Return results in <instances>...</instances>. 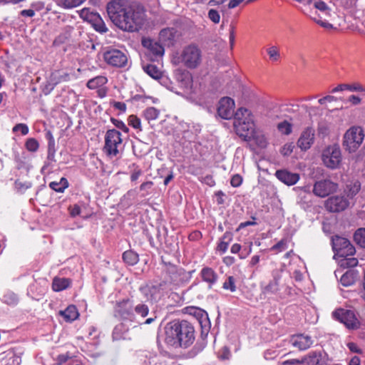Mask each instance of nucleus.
Listing matches in <instances>:
<instances>
[{
    "instance_id": "24",
    "label": "nucleus",
    "mask_w": 365,
    "mask_h": 365,
    "mask_svg": "<svg viewBox=\"0 0 365 365\" xmlns=\"http://www.w3.org/2000/svg\"><path fill=\"white\" fill-rule=\"evenodd\" d=\"M59 314L67 322H71L76 320L79 316L78 309L75 305H69L65 310L60 311Z\"/></svg>"
},
{
    "instance_id": "21",
    "label": "nucleus",
    "mask_w": 365,
    "mask_h": 365,
    "mask_svg": "<svg viewBox=\"0 0 365 365\" xmlns=\"http://www.w3.org/2000/svg\"><path fill=\"white\" fill-rule=\"evenodd\" d=\"M186 310L187 313L195 317L197 319L203 329L208 331L210 329V321L207 313L205 311L195 307H187Z\"/></svg>"
},
{
    "instance_id": "55",
    "label": "nucleus",
    "mask_w": 365,
    "mask_h": 365,
    "mask_svg": "<svg viewBox=\"0 0 365 365\" xmlns=\"http://www.w3.org/2000/svg\"><path fill=\"white\" fill-rule=\"evenodd\" d=\"M252 242H250L248 244L247 247H244L242 252L239 254L240 259H245L252 252Z\"/></svg>"
},
{
    "instance_id": "42",
    "label": "nucleus",
    "mask_w": 365,
    "mask_h": 365,
    "mask_svg": "<svg viewBox=\"0 0 365 365\" xmlns=\"http://www.w3.org/2000/svg\"><path fill=\"white\" fill-rule=\"evenodd\" d=\"M128 125L134 129L142 130L140 119L135 115H130L128 118Z\"/></svg>"
},
{
    "instance_id": "7",
    "label": "nucleus",
    "mask_w": 365,
    "mask_h": 365,
    "mask_svg": "<svg viewBox=\"0 0 365 365\" xmlns=\"http://www.w3.org/2000/svg\"><path fill=\"white\" fill-rule=\"evenodd\" d=\"M164 271L167 275V279L172 283L180 284L189 281L191 277L190 272H187L183 268L177 267L170 263H164Z\"/></svg>"
},
{
    "instance_id": "34",
    "label": "nucleus",
    "mask_w": 365,
    "mask_h": 365,
    "mask_svg": "<svg viewBox=\"0 0 365 365\" xmlns=\"http://www.w3.org/2000/svg\"><path fill=\"white\" fill-rule=\"evenodd\" d=\"M49 187L56 192H63L68 187V182L66 178H61L59 182H51Z\"/></svg>"
},
{
    "instance_id": "22",
    "label": "nucleus",
    "mask_w": 365,
    "mask_h": 365,
    "mask_svg": "<svg viewBox=\"0 0 365 365\" xmlns=\"http://www.w3.org/2000/svg\"><path fill=\"white\" fill-rule=\"evenodd\" d=\"M277 178L287 185H293L299 180V175L287 170H279L275 173Z\"/></svg>"
},
{
    "instance_id": "60",
    "label": "nucleus",
    "mask_w": 365,
    "mask_h": 365,
    "mask_svg": "<svg viewBox=\"0 0 365 365\" xmlns=\"http://www.w3.org/2000/svg\"><path fill=\"white\" fill-rule=\"evenodd\" d=\"M345 258H346L344 259L345 262H344V263L342 264L343 265L345 264L347 267H354L358 263L357 259H356L354 257H349V258L345 257Z\"/></svg>"
},
{
    "instance_id": "46",
    "label": "nucleus",
    "mask_w": 365,
    "mask_h": 365,
    "mask_svg": "<svg viewBox=\"0 0 365 365\" xmlns=\"http://www.w3.org/2000/svg\"><path fill=\"white\" fill-rule=\"evenodd\" d=\"M26 148L31 152H36L39 147L38 142L33 138L27 139L25 143Z\"/></svg>"
},
{
    "instance_id": "17",
    "label": "nucleus",
    "mask_w": 365,
    "mask_h": 365,
    "mask_svg": "<svg viewBox=\"0 0 365 365\" xmlns=\"http://www.w3.org/2000/svg\"><path fill=\"white\" fill-rule=\"evenodd\" d=\"M315 140V130L312 127H307L300 134L297 142L298 148L302 151H307L314 144Z\"/></svg>"
},
{
    "instance_id": "57",
    "label": "nucleus",
    "mask_w": 365,
    "mask_h": 365,
    "mask_svg": "<svg viewBox=\"0 0 365 365\" xmlns=\"http://www.w3.org/2000/svg\"><path fill=\"white\" fill-rule=\"evenodd\" d=\"M112 106L115 109L120 110L121 113L126 111L127 106L123 102L113 101Z\"/></svg>"
},
{
    "instance_id": "49",
    "label": "nucleus",
    "mask_w": 365,
    "mask_h": 365,
    "mask_svg": "<svg viewBox=\"0 0 365 365\" xmlns=\"http://www.w3.org/2000/svg\"><path fill=\"white\" fill-rule=\"evenodd\" d=\"M110 120L116 128L120 129L124 133H128L129 132V128L122 120L113 118H112Z\"/></svg>"
},
{
    "instance_id": "14",
    "label": "nucleus",
    "mask_w": 365,
    "mask_h": 365,
    "mask_svg": "<svg viewBox=\"0 0 365 365\" xmlns=\"http://www.w3.org/2000/svg\"><path fill=\"white\" fill-rule=\"evenodd\" d=\"M347 197L334 195L327 198L324 202V207L329 212H339L345 210L349 206Z\"/></svg>"
},
{
    "instance_id": "3",
    "label": "nucleus",
    "mask_w": 365,
    "mask_h": 365,
    "mask_svg": "<svg viewBox=\"0 0 365 365\" xmlns=\"http://www.w3.org/2000/svg\"><path fill=\"white\" fill-rule=\"evenodd\" d=\"M234 128L236 133L245 141H250L255 135L254 118L250 110L239 108L234 115Z\"/></svg>"
},
{
    "instance_id": "43",
    "label": "nucleus",
    "mask_w": 365,
    "mask_h": 365,
    "mask_svg": "<svg viewBox=\"0 0 365 365\" xmlns=\"http://www.w3.org/2000/svg\"><path fill=\"white\" fill-rule=\"evenodd\" d=\"M65 9H73L81 5L86 0H60Z\"/></svg>"
},
{
    "instance_id": "50",
    "label": "nucleus",
    "mask_w": 365,
    "mask_h": 365,
    "mask_svg": "<svg viewBox=\"0 0 365 365\" xmlns=\"http://www.w3.org/2000/svg\"><path fill=\"white\" fill-rule=\"evenodd\" d=\"M160 36L161 38H163V39L167 38V39L170 40V39L173 38L174 36L173 29H170V28L162 29L160 32Z\"/></svg>"
},
{
    "instance_id": "53",
    "label": "nucleus",
    "mask_w": 365,
    "mask_h": 365,
    "mask_svg": "<svg viewBox=\"0 0 365 365\" xmlns=\"http://www.w3.org/2000/svg\"><path fill=\"white\" fill-rule=\"evenodd\" d=\"M208 17L215 24H218L220 22V14L217 11H216L215 9H210L208 11Z\"/></svg>"
},
{
    "instance_id": "4",
    "label": "nucleus",
    "mask_w": 365,
    "mask_h": 365,
    "mask_svg": "<svg viewBox=\"0 0 365 365\" xmlns=\"http://www.w3.org/2000/svg\"><path fill=\"white\" fill-rule=\"evenodd\" d=\"M202 62V51L195 43H190L182 48L179 55L173 58V63L181 65L188 69L197 68Z\"/></svg>"
},
{
    "instance_id": "30",
    "label": "nucleus",
    "mask_w": 365,
    "mask_h": 365,
    "mask_svg": "<svg viewBox=\"0 0 365 365\" xmlns=\"http://www.w3.org/2000/svg\"><path fill=\"white\" fill-rule=\"evenodd\" d=\"M143 46L148 47L150 49L153 53L156 56H161L163 53L164 49L163 48L157 43L156 42H153L150 39L143 40L142 42Z\"/></svg>"
},
{
    "instance_id": "38",
    "label": "nucleus",
    "mask_w": 365,
    "mask_h": 365,
    "mask_svg": "<svg viewBox=\"0 0 365 365\" xmlns=\"http://www.w3.org/2000/svg\"><path fill=\"white\" fill-rule=\"evenodd\" d=\"M279 291V279L274 277L269 283L264 288L266 294H276Z\"/></svg>"
},
{
    "instance_id": "16",
    "label": "nucleus",
    "mask_w": 365,
    "mask_h": 365,
    "mask_svg": "<svg viewBox=\"0 0 365 365\" xmlns=\"http://www.w3.org/2000/svg\"><path fill=\"white\" fill-rule=\"evenodd\" d=\"M164 284L159 283L151 286H141L139 288L140 293L146 298L147 301L157 302L164 294Z\"/></svg>"
},
{
    "instance_id": "63",
    "label": "nucleus",
    "mask_w": 365,
    "mask_h": 365,
    "mask_svg": "<svg viewBox=\"0 0 365 365\" xmlns=\"http://www.w3.org/2000/svg\"><path fill=\"white\" fill-rule=\"evenodd\" d=\"M81 213V207L78 205H74L70 208V214L72 217H76Z\"/></svg>"
},
{
    "instance_id": "20",
    "label": "nucleus",
    "mask_w": 365,
    "mask_h": 365,
    "mask_svg": "<svg viewBox=\"0 0 365 365\" xmlns=\"http://www.w3.org/2000/svg\"><path fill=\"white\" fill-rule=\"evenodd\" d=\"M327 355L321 351H314L302 357L305 365H327Z\"/></svg>"
},
{
    "instance_id": "44",
    "label": "nucleus",
    "mask_w": 365,
    "mask_h": 365,
    "mask_svg": "<svg viewBox=\"0 0 365 365\" xmlns=\"http://www.w3.org/2000/svg\"><path fill=\"white\" fill-rule=\"evenodd\" d=\"M222 288L226 290H230L231 292L236 291L235 279L234 277L229 276L222 284Z\"/></svg>"
},
{
    "instance_id": "13",
    "label": "nucleus",
    "mask_w": 365,
    "mask_h": 365,
    "mask_svg": "<svg viewBox=\"0 0 365 365\" xmlns=\"http://www.w3.org/2000/svg\"><path fill=\"white\" fill-rule=\"evenodd\" d=\"M339 188L337 183L330 180L324 179L317 181L313 186V193L319 197H325L336 192Z\"/></svg>"
},
{
    "instance_id": "11",
    "label": "nucleus",
    "mask_w": 365,
    "mask_h": 365,
    "mask_svg": "<svg viewBox=\"0 0 365 365\" xmlns=\"http://www.w3.org/2000/svg\"><path fill=\"white\" fill-rule=\"evenodd\" d=\"M103 59L108 65L123 68L128 62V57L124 52L115 48H110L103 53Z\"/></svg>"
},
{
    "instance_id": "39",
    "label": "nucleus",
    "mask_w": 365,
    "mask_h": 365,
    "mask_svg": "<svg viewBox=\"0 0 365 365\" xmlns=\"http://www.w3.org/2000/svg\"><path fill=\"white\" fill-rule=\"evenodd\" d=\"M354 239L357 245L365 248V228L358 229L354 233Z\"/></svg>"
},
{
    "instance_id": "18",
    "label": "nucleus",
    "mask_w": 365,
    "mask_h": 365,
    "mask_svg": "<svg viewBox=\"0 0 365 365\" xmlns=\"http://www.w3.org/2000/svg\"><path fill=\"white\" fill-rule=\"evenodd\" d=\"M235 102L229 97L220 99L217 107V114L223 119H230L235 115Z\"/></svg>"
},
{
    "instance_id": "31",
    "label": "nucleus",
    "mask_w": 365,
    "mask_h": 365,
    "mask_svg": "<svg viewBox=\"0 0 365 365\" xmlns=\"http://www.w3.org/2000/svg\"><path fill=\"white\" fill-rule=\"evenodd\" d=\"M69 78L70 77L68 73L61 72L59 71H56L51 75V81L54 85H56L61 82L68 81Z\"/></svg>"
},
{
    "instance_id": "51",
    "label": "nucleus",
    "mask_w": 365,
    "mask_h": 365,
    "mask_svg": "<svg viewBox=\"0 0 365 365\" xmlns=\"http://www.w3.org/2000/svg\"><path fill=\"white\" fill-rule=\"evenodd\" d=\"M294 148V145L293 143H286L282 148L280 153L284 156H288L292 153Z\"/></svg>"
},
{
    "instance_id": "1",
    "label": "nucleus",
    "mask_w": 365,
    "mask_h": 365,
    "mask_svg": "<svg viewBox=\"0 0 365 365\" xmlns=\"http://www.w3.org/2000/svg\"><path fill=\"white\" fill-rule=\"evenodd\" d=\"M106 9L111 21L123 31H138L145 21L143 8L127 0H112Z\"/></svg>"
},
{
    "instance_id": "10",
    "label": "nucleus",
    "mask_w": 365,
    "mask_h": 365,
    "mask_svg": "<svg viewBox=\"0 0 365 365\" xmlns=\"http://www.w3.org/2000/svg\"><path fill=\"white\" fill-rule=\"evenodd\" d=\"M332 316L349 329H356L359 327V321L351 310L338 309L332 313Z\"/></svg>"
},
{
    "instance_id": "33",
    "label": "nucleus",
    "mask_w": 365,
    "mask_h": 365,
    "mask_svg": "<svg viewBox=\"0 0 365 365\" xmlns=\"http://www.w3.org/2000/svg\"><path fill=\"white\" fill-rule=\"evenodd\" d=\"M123 259L129 265H135L138 263L139 258L136 252L132 250H128L123 252Z\"/></svg>"
},
{
    "instance_id": "40",
    "label": "nucleus",
    "mask_w": 365,
    "mask_h": 365,
    "mask_svg": "<svg viewBox=\"0 0 365 365\" xmlns=\"http://www.w3.org/2000/svg\"><path fill=\"white\" fill-rule=\"evenodd\" d=\"M129 168L130 170V180L132 182L136 181L143 174L141 168L135 163L130 165Z\"/></svg>"
},
{
    "instance_id": "48",
    "label": "nucleus",
    "mask_w": 365,
    "mask_h": 365,
    "mask_svg": "<svg viewBox=\"0 0 365 365\" xmlns=\"http://www.w3.org/2000/svg\"><path fill=\"white\" fill-rule=\"evenodd\" d=\"M95 20L97 21L94 24V28L96 31H100L101 33L106 32L107 31V28L106 24L102 21L100 16L98 15H94Z\"/></svg>"
},
{
    "instance_id": "56",
    "label": "nucleus",
    "mask_w": 365,
    "mask_h": 365,
    "mask_svg": "<svg viewBox=\"0 0 365 365\" xmlns=\"http://www.w3.org/2000/svg\"><path fill=\"white\" fill-rule=\"evenodd\" d=\"M29 8L34 10V12L36 14V12L40 11L44 8V4L40 1H34L31 4Z\"/></svg>"
},
{
    "instance_id": "2",
    "label": "nucleus",
    "mask_w": 365,
    "mask_h": 365,
    "mask_svg": "<svg viewBox=\"0 0 365 365\" xmlns=\"http://www.w3.org/2000/svg\"><path fill=\"white\" fill-rule=\"evenodd\" d=\"M165 342L173 347L187 348L195 341V329L186 320H173L165 328Z\"/></svg>"
},
{
    "instance_id": "37",
    "label": "nucleus",
    "mask_w": 365,
    "mask_h": 365,
    "mask_svg": "<svg viewBox=\"0 0 365 365\" xmlns=\"http://www.w3.org/2000/svg\"><path fill=\"white\" fill-rule=\"evenodd\" d=\"M160 115V111L154 107H148L143 111V117L148 121L156 120Z\"/></svg>"
},
{
    "instance_id": "25",
    "label": "nucleus",
    "mask_w": 365,
    "mask_h": 365,
    "mask_svg": "<svg viewBox=\"0 0 365 365\" xmlns=\"http://www.w3.org/2000/svg\"><path fill=\"white\" fill-rule=\"evenodd\" d=\"M233 235L231 232L227 231L220 237L217 246V250L224 254L227 252L228 246L232 240Z\"/></svg>"
},
{
    "instance_id": "54",
    "label": "nucleus",
    "mask_w": 365,
    "mask_h": 365,
    "mask_svg": "<svg viewBox=\"0 0 365 365\" xmlns=\"http://www.w3.org/2000/svg\"><path fill=\"white\" fill-rule=\"evenodd\" d=\"M242 182V178L241 175L236 174L234 175L230 180V184L234 187H237L241 185Z\"/></svg>"
},
{
    "instance_id": "45",
    "label": "nucleus",
    "mask_w": 365,
    "mask_h": 365,
    "mask_svg": "<svg viewBox=\"0 0 365 365\" xmlns=\"http://www.w3.org/2000/svg\"><path fill=\"white\" fill-rule=\"evenodd\" d=\"M277 129L282 134L289 135L292 133V125L287 120H284L278 123Z\"/></svg>"
},
{
    "instance_id": "5",
    "label": "nucleus",
    "mask_w": 365,
    "mask_h": 365,
    "mask_svg": "<svg viewBox=\"0 0 365 365\" xmlns=\"http://www.w3.org/2000/svg\"><path fill=\"white\" fill-rule=\"evenodd\" d=\"M123 139L120 131L115 129H109L105 135V145L103 150L109 157H115L120 153Z\"/></svg>"
},
{
    "instance_id": "41",
    "label": "nucleus",
    "mask_w": 365,
    "mask_h": 365,
    "mask_svg": "<svg viewBox=\"0 0 365 365\" xmlns=\"http://www.w3.org/2000/svg\"><path fill=\"white\" fill-rule=\"evenodd\" d=\"M354 282V274L351 272H346L340 279L341 284L344 287L352 284Z\"/></svg>"
},
{
    "instance_id": "27",
    "label": "nucleus",
    "mask_w": 365,
    "mask_h": 365,
    "mask_svg": "<svg viewBox=\"0 0 365 365\" xmlns=\"http://www.w3.org/2000/svg\"><path fill=\"white\" fill-rule=\"evenodd\" d=\"M345 90H348L349 91H359V92H365V88L360 83H354V84H339L336 87L332 89V93H336L339 91H343Z\"/></svg>"
},
{
    "instance_id": "64",
    "label": "nucleus",
    "mask_w": 365,
    "mask_h": 365,
    "mask_svg": "<svg viewBox=\"0 0 365 365\" xmlns=\"http://www.w3.org/2000/svg\"><path fill=\"white\" fill-rule=\"evenodd\" d=\"M153 185V182L152 181H147L140 185V190L141 191H148L152 187Z\"/></svg>"
},
{
    "instance_id": "6",
    "label": "nucleus",
    "mask_w": 365,
    "mask_h": 365,
    "mask_svg": "<svg viewBox=\"0 0 365 365\" xmlns=\"http://www.w3.org/2000/svg\"><path fill=\"white\" fill-rule=\"evenodd\" d=\"M364 138V133L362 128L353 126L344 134V145L349 151L354 152L362 143Z\"/></svg>"
},
{
    "instance_id": "35",
    "label": "nucleus",
    "mask_w": 365,
    "mask_h": 365,
    "mask_svg": "<svg viewBox=\"0 0 365 365\" xmlns=\"http://www.w3.org/2000/svg\"><path fill=\"white\" fill-rule=\"evenodd\" d=\"M267 53L269 56V59L272 62L279 61L281 56L279 48L277 46H269L266 49Z\"/></svg>"
},
{
    "instance_id": "28",
    "label": "nucleus",
    "mask_w": 365,
    "mask_h": 365,
    "mask_svg": "<svg viewBox=\"0 0 365 365\" xmlns=\"http://www.w3.org/2000/svg\"><path fill=\"white\" fill-rule=\"evenodd\" d=\"M360 188L361 185L359 181H351L346 184L344 192L347 198H353L359 192Z\"/></svg>"
},
{
    "instance_id": "58",
    "label": "nucleus",
    "mask_w": 365,
    "mask_h": 365,
    "mask_svg": "<svg viewBox=\"0 0 365 365\" xmlns=\"http://www.w3.org/2000/svg\"><path fill=\"white\" fill-rule=\"evenodd\" d=\"M336 101V98L335 96L328 95V96H326L319 99L318 102L321 105H324L327 102L331 103V102Z\"/></svg>"
},
{
    "instance_id": "29",
    "label": "nucleus",
    "mask_w": 365,
    "mask_h": 365,
    "mask_svg": "<svg viewBox=\"0 0 365 365\" xmlns=\"http://www.w3.org/2000/svg\"><path fill=\"white\" fill-rule=\"evenodd\" d=\"M143 71L154 79H160L163 77V72L155 65L148 63L143 66Z\"/></svg>"
},
{
    "instance_id": "19",
    "label": "nucleus",
    "mask_w": 365,
    "mask_h": 365,
    "mask_svg": "<svg viewBox=\"0 0 365 365\" xmlns=\"http://www.w3.org/2000/svg\"><path fill=\"white\" fill-rule=\"evenodd\" d=\"M289 343L298 350L305 351L312 346L314 340L310 336L299 334L292 335L289 339Z\"/></svg>"
},
{
    "instance_id": "9",
    "label": "nucleus",
    "mask_w": 365,
    "mask_h": 365,
    "mask_svg": "<svg viewBox=\"0 0 365 365\" xmlns=\"http://www.w3.org/2000/svg\"><path fill=\"white\" fill-rule=\"evenodd\" d=\"M314 7L319 11L321 14H317V11H311L309 14L310 18L314 21L317 24L325 29H331L333 26L325 19L324 17L330 16V9L328 6L322 1H316L313 2Z\"/></svg>"
},
{
    "instance_id": "36",
    "label": "nucleus",
    "mask_w": 365,
    "mask_h": 365,
    "mask_svg": "<svg viewBox=\"0 0 365 365\" xmlns=\"http://www.w3.org/2000/svg\"><path fill=\"white\" fill-rule=\"evenodd\" d=\"M134 314L140 316L141 318H145L149 314V307L143 303H138L134 307H133Z\"/></svg>"
},
{
    "instance_id": "23",
    "label": "nucleus",
    "mask_w": 365,
    "mask_h": 365,
    "mask_svg": "<svg viewBox=\"0 0 365 365\" xmlns=\"http://www.w3.org/2000/svg\"><path fill=\"white\" fill-rule=\"evenodd\" d=\"M202 280L208 284L210 289L217 283L218 280V274L211 267H203L200 273Z\"/></svg>"
},
{
    "instance_id": "47",
    "label": "nucleus",
    "mask_w": 365,
    "mask_h": 365,
    "mask_svg": "<svg viewBox=\"0 0 365 365\" xmlns=\"http://www.w3.org/2000/svg\"><path fill=\"white\" fill-rule=\"evenodd\" d=\"M287 242H288L287 239H286V238L282 239L279 242H277L276 245H273L271 247V250L277 251V252H282L287 249Z\"/></svg>"
},
{
    "instance_id": "8",
    "label": "nucleus",
    "mask_w": 365,
    "mask_h": 365,
    "mask_svg": "<svg viewBox=\"0 0 365 365\" xmlns=\"http://www.w3.org/2000/svg\"><path fill=\"white\" fill-rule=\"evenodd\" d=\"M322 161L325 166L336 169L341 161V153L337 145L328 146L322 153Z\"/></svg>"
},
{
    "instance_id": "15",
    "label": "nucleus",
    "mask_w": 365,
    "mask_h": 365,
    "mask_svg": "<svg viewBox=\"0 0 365 365\" xmlns=\"http://www.w3.org/2000/svg\"><path fill=\"white\" fill-rule=\"evenodd\" d=\"M115 316L123 319L132 320L135 317L133 304L130 299H123L116 302L114 306Z\"/></svg>"
},
{
    "instance_id": "12",
    "label": "nucleus",
    "mask_w": 365,
    "mask_h": 365,
    "mask_svg": "<svg viewBox=\"0 0 365 365\" xmlns=\"http://www.w3.org/2000/svg\"><path fill=\"white\" fill-rule=\"evenodd\" d=\"M333 250L340 257L352 256L355 253V248L346 238L336 236L332 240Z\"/></svg>"
},
{
    "instance_id": "62",
    "label": "nucleus",
    "mask_w": 365,
    "mask_h": 365,
    "mask_svg": "<svg viewBox=\"0 0 365 365\" xmlns=\"http://www.w3.org/2000/svg\"><path fill=\"white\" fill-rule=\"evenodd\" d=\"M283 364L284 365H299V364H304V362H302V359L300 360L293 359H289V360H287V361H284Z\"/></svg>"
},
{
    "instance_id": "59",
    "label": "nucleus",
    "mask_w": 365,
    "mask_h": 365,
    "mask_svg": "<svg viewBox=\"0 0 365 365\" xmlns=\"http://www.w3.org/2000/svg\"><path fill=\"white\" fill-rule=\"evenodd\" d=\"M347 347L349 348V349L351 352L357 353V354H361L362 353V350L360 348L358 347V346H357V344L356 343L349 342L347 344Z\"/></svg>"
},
{
    "instance_id": "52",
    "label": "nucleus",
    "mask_w": 365,
    "mask_h": 365,
    "mask_svg": "<svg viewBox=\"0 0 365 365\" xmlns=\"http://www.w3.org/2000/svg\"><path fill=\"white\" fill-rule=\"evenodd\" d=\"M20 130L23 135H26L29 133V127L24 123H18L12 129L14 133Z\"/></svg>"
},
{
    "instance_id": "32",
    "label": "nucleus",
    "mask_w": 365,
    "mask_h": 365,
    "mask_svg": "<svg viewBox=\"0 0 365 365\" xmlns=\"http://www.w3.org/2000/svg\"><path fill=\"white\" fill-rule=\"evenodd\" d=\"M108 80L105 76H98L90 79L87 83V87L90 89H96L107 83Z\"/></svg>"
},
{
    "instance_id": "26",
    "label": "nucleus",
    "mask_w": 365,
    "mask_h": 365,
    "mask_svg": "<svg viewBox=\"0 0 365 365\" xmlns=\"http://www.w3.org/2000/svg\"><path fill=\"white\" fill-rule=\"evenodd\" d=\"M71 280L65 277H54L52 282V288L55 292H61L70 287Z\"/></svg>"
},
{
    "instance_id": "61",
    "label": "nucleus",
    "mask_w": 365,
    "mask_h": 365,
    "mask_svg": "<svg viewBox=\"0 0 365 365\" xmlns=\"http://www.w3.org/2000/svg\"><path fill=\"white\" fill-rule=\"evenodd\" d=\"M35 14H36L34 12V10L31 9L30 8L21 10L20 11V15L22 17H34Z\"/></svg>"
}]
</instances>
